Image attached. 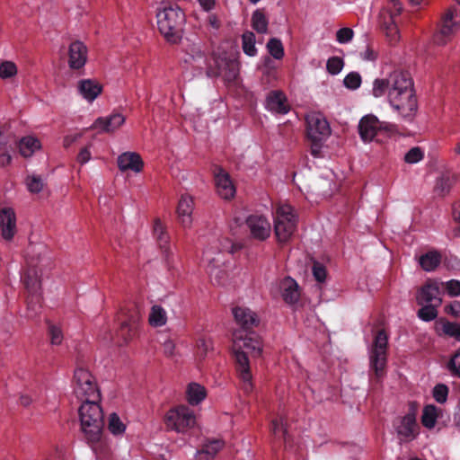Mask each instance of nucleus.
<instances>
[{
  "label": "nucleus",
  "mask_w": 460,
  "mask_h": 460,
  "mask_svg": "<svg viewBox=\"0 0 460 460\" xmlns=\"http://www.w3.org/2000/svg\"><path fill=\"white\" fill-rule=\"evenodd\" d=\"M354 36V31L349 27H344L337 31L336 40L341 44H346L349 42Z\"/></svg>",
  "instance_id": "obj_52"
},
{
  "label": "nucleus",
  "mask_w": 460,
  "mask_h": 460,
  "mask_svg": "<svg viewBox=\"0 0 460 460\" xmlns=\"http://www.w3.org/2000/svg\"><path fill=\"white\" fill-rule=\"evenodd\" d=\"M233 315L236 323L245 332L244 335L240 332L234 333L235 370L242 382V389L245 394H250L253 390V384L248 354L257 358L262 353L261 339L252 331L260 324V318L255 312L243 306L234 307Z\"/></svg>",
  "instance_id": "obj_1"
},
{
  "label": "nucleus",
  "mask_w": 460,
  "mask_h": 460,
  "mask_svg": "<svg viewBox=\"0 0 460 460\" xmlns=\"http://www.w3.org/2000/svg\"><path fill=\"white\" fill-rule=\"evenodd\" d=\"M312 271L316 281L320 283L324 282L327 276V271L326 268L322 263L314 261Z\"/></svg>",
  "instance_id": "obj_54"
},
{
  "label": "nucleus",
  "mask_w": 460,
  "mask_h": 460,
  "mask_svg": "<svg viewBox=\"0 0 460 460\" xmlns=\"http://www.w3.org/2000/svg\"><path fill=\"white\" fill-rule=\"evenodd\" d=\"M457 29L458 22L455 21L454 10L448 9L442 15L438 30L433 36L434 43L440 46L446 45L451 40Z\"/></svg>",
  "instance_id": "obj_15"
},
{
  "label": "nucleus",
  "mask_w": 460,
  "mask_h": 460,
  "mask_svg": "<svg viewBox=\"0 0 460 460\" xmlns=\"http://www.w3.org/2000/svg\"><path fill=\"white\" fill-rule=\"evenodd\" d=\"M438 408L433 404L426 405L423 408L421 423L427 429H433L438 419Z\"/></svg>",
  "instance_id": "obj_34"
},
{
  "label": "nucleus",
  "mask_w": 460,
  "mask_h": 460,
  "mask_svg": "<svg viewBox=\"0 0 460 460\" xmlns=\"http://www.w3.org/2000/svg\"><path fill=\"white\" fill-rule=\"evenodd\" d=\"M421 308L419 309L417 314L420 319L425 322H430L437 318L438 316V311L436 309L438 305H429L424 304L421 305Z\"/></svg>",
  "instance_id": "obj_41"
},
{
  "label": "nucleus",
  "mask_w": 460,
  "mask_h": 460,
  "mask_svg": "<svg viewBox=\"0 0 460 460\" xmlns=\"http://www.w3.org/2000/svg\"><path fill=\"white\" fill-rule=\"evenodd\" d=\"M439 288L436 282L428 281L419 290L416 300L419 305L429 304L432 305V302H436L434 305H439L441 299L438 297Z\"/></svg>",
  "instance_id": "obj_21"
},
{
  "label": "nucleus",
  "mask_w": 460,
  "mask_h": 460,
  "mask_svg": "<svg viewBox=\"0 0 460 460\" xmlns=\"http://www.w3.org/2000/svg\"><path fill=\"white\" fill-rule=\"evenodd\" d=\"M394 132V125L382 122L378 117H361L358 133L364 142H370L380 135Z\"/></svg>",
  "instance_id": "obj_13"
},
{
  "label": "nucleus",
  "mask_w": 460,
  "mask_h": 460,
  "mask_svg": "<svg viewBox=\"0 0 460 460\" xmlns=\"http://www.w3.org/2000/svg\"><path fill=\"white\" fill-rule=\"evenodd\" d=\"M148 322L153 327H162L165 325L167 322L166 311L161 305H154L149 313Z\"/></svg>",
  "instance_id": "obj_31"
},
{
  "label": "nucleus",
  "mask_w": 460,
  "mask_h": 460,
  "mask_svg": "<svg viewBox=\"0 0 460 460\" xmlns=\"http://www.w3.org/2000/svg\"><path fill=\"white\" fill-rule=\"evenodd\" d=\"M215 181L219 196L225 199H230L234 196L235 189L232 181L222 168L217 170L215 174Z\"/></svg>",
  "instance_id": "obj_22"
},
{
  "label": "nucleus",
  "mask_w": 460,
  "mask_h": 460,
  "mask_svg": "<svg viewBox=\"0 0 460 460\" xmlns=\"http://www.w3.org/2000/svg\"><path fill=\"white\" fill-rule=\"evenodd\" d=\"M200 4L201 8L206 11H211L216 5V0H197Z\"/></svg>",
  "instance_id": "obj_63"
},
{
  "label": "nucleus",
  "mask_w": 460,
  "mask_h": 460,
  "mask_svg": "<svg viewBox=\"0 0 460 460\" xmlns=\"http://www.w3.org/2000/svg\"><path fill=\"white\" fill-rule=\"evenodd\" d=\"M243 248V245L239 243H234L228 238H225L221 241V251L227 252L229 253H235Z\"/></svg>",
  "instance_id": "obj_56"
},
{
  "label": "nucleus",
  "mask_w": 460,
  "mask_h": 460,
  "mask_svg": "<svg viewBox=\"0 0 460 460\" xmlns=\"http://www.w3.org/2000/svg\"><path fill=\"white\" fill-rule=\"evenodd\" d=\"M250 234L253 239L265 241L271 233V226L269 220L262 215L253 214L245 220Z\"/></svg>",
  "instance_id": "obj_16"
},
{
  "label": "nucleus",
  "mask_w": 460,
  "mask_h": 460,
  "mask_svg": "<svg viewBox=\"0 0 460 460\" xmlns=\"http://www.w3.org/2000/svg\"><path fill=\"white\" fill-rule=\"evenodd\" d=\"M445 312L456 318L460 317V302L456 300L446 305Z\"/></svg>",
  "instance_id": "obj_58"
},
{
  "label": "nucleus",
  "mask_w": 460,
  "mask_h": 460,
  "mask_svg": "<svg viewBox=\"0 0 460 460\" xmlns=\"http://www.w3.org/2000/svg\"><path fill=\"white\" fill-rule=\"evenodd\" d=\"M270 431L275 438L283 439L285 444L288 443L289 435L287 429V420L283 416L271 420Z\"/></svg>",
  "instance_id": "obj_29"
},
{
  "label": "nucleus",
  "mask_w": 460,
  "mask_h": 460,
  "mask_svg": "<svg viewBox=\"0 0 460 460\" xmlns=\"http://www.w3.org/2000/svg\"><path fill=\"white\" fill-rule=\"evenodd\" d=\"M279 288L282 298L287 304L294 305L298 301L300 297L299 287L294 279L285 278L280 282Z\"/></svg>",
  "instance_id": "obj_24"
},
{
  "label": "nucleus",
  "mask_w": 460,
  "mask_h": 460,
  "mask_svg": "<svg viewBox=\"0 0 460 460\" xmlns=\"http://www.w3.org/2000/svg\"><path fill=\"white\" fill-rule=\"evenodd\" d=\"M19 150L22 156H31L37 149L40 147V141L33 137H24L19 142Z\"/></svg>",
  "instance_id": "obj_32"
},
{
  "label": "nucleus",
  "mask_w": 460,
  "mask_h": 460,
  "mask_svg": "<svg viewBox=\"0 0 460 460\" xmlns=\"http://www.w3.org/2000/svg\"><path fill=\"white\" fill-rule=\"evenodd\" d=\"M98 402H84L78 410L82 431L91 445L100 441L104 426L103 412Z\"/></svg>",
  "instance_id": "obj_4"
},
{
  "label": "nucleus",
  "mask_w": 460,
  "mask_h": 460,
  "mask_svg": "<svg viewBox=\"0 0 460 460\" xmlns=\"http://www.w3.org/2000/svg\"><path fill=\"white\" fill-rule=\"evenodd\" d=\"M267 49L270 54L275 59H281L284 57V48L280 40L271 38L267 43Z\"/></svg>",
  "instance_id": "obj_42"
},
{
  "label": "nucleus",
  "mask_w": 460,
  "mask_h": 460,
  "mask_svg": "<svg viewBox=\"0 0 460 460\" xmlns=\"http://www.w3.org/2000/svg\"><path fill=\"white\" fill-rule=\"evenodd\" d=\"M393 425L401 444L412 441L419 434V425L414 412H408L403 417L396 419Z\"/></svg>",
  "instance_id": "obj_14"
},
{
  "label": "nucleus",
  "mask_w": 460,
  "mask_h": 460,
  "mask_svg": "<svg viewBox=\"0 0 460 460\" xmlns=\"http://www.w3.org/2000/svg\"><path fill=\"white\" fill-rule=\"evenodd\" d=\"M393 10L390 11L389 19L390 22H384V30L390 44L394 45L399 41L400 35L398 26L396 24L395 17L401 13L402 6L397 0H392Z\"/></svg>",
  "instance_id": "obj_19"
},
{
  "label": "nucleus",
  "mask_w": 460,
  "mask_h": 460,
  "mask_svg": "<svg viewBox=\"0 0 460 460\" xmlns=\"http://www.w3.org/2000/svg\"><path fill=\"white\" fill-rule=\"evenodd\" d=\"M118 167L121 172L132 171L136 173L142 172L144 162L139 154L136 152H125L119 155Z\"/></svg>",
  "instance_id": "obj_18"
},
{
  "label": "nucleus",
  "mask_w": 460,
  "mask_h": 460,
  "mask_svg": "<svg viewBox=\"0 0 460 460\" xmlns=\"http://www.w3.org/2000/svg\"><path fill=\"white\" fill-rule=\"evenodd\" d=\"M0 229L6 241H11L16 234V215L12 208L0 209Z\"/></svg>",
  "instance_id": "obj_17"
},
{
  "label": "nucleus",
  "mask_w": 460,
  "mask_h": 460,
  "mask_svg": "<svg viewBox=\"0 0 460 460\" xmlns=\"http://www.w3.org/2000/svg\"><path fill=\"white\" fill-rule=\"evenodd\" d=\"M269 20L263 10L257 9L252 15V27L258 33L265 34L268 31Z\"/></svg>",
  "instance_id": "obj_33"
},
{
  "label": "nucleus",
  "mask_w": 460,
  "mask_h": 460,
  "mask_svg": "<svg viewBox=\"0 0 460 460\" xmlns=\"http://www.w3.org/2000/svg\"><path fill=\"white\" fill-rule=\"evenodd\" d=\"M164 423L168 429L185 432L194 427L196 418L190 408L180 405L167 411L164 417Z\"/></svg>",
  "instance_id": "obj_11"
},
{
  "label": "nucleus",
  "mask_w": 460,
  "mask_h": 460,
  "mask_svg": "<svg viewBox=\"0 0 460 460\" xmlns=\"http://www.w3.org/2000/svg\"><path fill=\"white\" fill-rule=\"evenodd\" d=\"M154 233L156 237L159 247L163 252H166L168 250L169 237L167 233L164 231V226L159 219L155 220L154 226Z\"/></svg>",
  "instance_id": "obj_38"
},
{
  "label": "nucleus",
  "mask_w": 460,
  "mask_h": 460,
  "mask_svg": "<svg viewBox=\"0 0 460 460\" xmlns=\"http://www.w3.org/2000/svg\"><path fill=\"white\" fill-rule=\"evenodd\" d=\"M206 260L209 261L208 272L210 276L211 280L217 285H224L226 282V271L224 270L216 268L212 264L211 260L208 257L207 254H206Z\"/></svg>",
  "instance_id": "obj_40"
},
{
  "label": "nucleus",
  "mask_w": 460,
  "mask_h": 460,
  "mask_svg": "<svg viewBox=\"0 0 460 460\" xmlns=\"http://www.w3.org/2000/svg\"><path fill=\"white\" fill-rule=\"evenodd\" d=\"M125 117H98L91 128L100 129V132H111L121 126Z\"/></svg>",
  "instance_id": "obj_27"
},
{
  "label": "nucleus",
  "mask_w": 460,
  "mask_h": 460,
  "mask_svg": "<svg viewBox=\"0 0 460 460\" xmlns=\"http://www.w3.org/2000/svg\"><path fill=\"white\" fill-rule=\"evenodd\" d=\"M119 321L120 322V326L117 331V336L126 344L133 340L137 333L141 321L139 309L132 305L123 310L119 316Z\"/></svg>",
  "instance_id": "obj_12"
},
{
  "label": "nucleus",
  "mask_w": 460,
  "mask_h": 460,
  "mask_svg": "<svg viewBox=\"0 0 460 460\" xmlns=\"http://www.w3.org/2000/svg\"><path fill=\"white\" fill-rule=\"evenodd\" d=\"M186 397L190 405H198L207 397V390L198 383H190L186 390Z\"/></svg>",
  "instance_id": "obj_28"
},
{
  "label": "nucleus",
  "mask_w": 460,
  "mask_h": 460,
  "mask_svg": "<svg viewBox=\"0 0 460 460\" xmlns=\"http://www.w3.org/2000/svg\"><path fill=\"white\" fill-rule=\"evenodd\" d=\"M91 158V153L87 147L83 148L77 155V161L84 164Z\"/></svg>",
  "instance_id": "obj_62"
},
{
  "label": "nucleus",
  "mask_w": 460,
  "mask_h": 460,
  "mask_svg": "<svg viewBox=\"0 0 460 460\" xmlns=\"http://www.w3.org/2000/svg\"><path fill=\"white\" fill-rule=\"evenodd\" d=\"M17 74V66L12 61H4L0 64V77L8 79Z\"/></svg>",
  "instance_id": "obj_47"
},
{
  "label": "nucleus",
  "mask_w": 460,
  "mask_h": 460,
  "mask_svg": "<svg viewBox=\"0 0 460 460\" xmlns=\"http://www.w3.org/2000/svg\"><path fill=\"white\" fill-rule=\"evenodd\" d=\"M74 393L82 402L101 400V394L94 377L83 367H78L75 370Z\"/></svg>",
  "instance_id": "obj_8"
},
{
  "label": "nucleus",
  "mask_w": 460,
  "mask_h": 460,
  "mask_svg": "<svg viewBox=\"0 0 460 460\" xmlns=\"http://www.w3.org/2000/svg\"><path fill=\"white\" fill-rule=\"evenodd\" d=\"M207 75L208 77L223 76L226 82L233 83L239 75V63L234 58L213 54L208 63Z\"/></svg>",
  "instance_id": "obj_9"
},
{
  "label": "nucleus",
  "mask_w": 460,
  "mask_h": 460,
  "mask_svg": "<svg viewBox=\"0 0 460 460\" xmlns=\"http://www.w3.org/2000/svg\"><path fill=\"white\" fill-rule=\"evenodd\" d=\"M344 62L339 57H332L327 60L326 69L331 75H338L343 68Z\"/></svg>",
  "instance_id": "obj_49"
},
{
  "label": "nucleus",
  "mask_w": 460,
  "mask_h": 460,
  "mask_svg": "<svg viewBox=\"0 0 460 460\" xmlns=\"http://www.w3.org/2000/svg\"><path fill=\"white\" fill-rule=\"evenodd\" d=\"M387 344V334L384 330H379L375 336L370 352L371 382L378 383L385 375Z\"/></svg>",
  "instance_id": "obj_7"
},
{
  "label": "nucleus",
  "mask_w": 460,
  "mask_h": 460,
  "mask_svg": "<svg viewBox=\"0 0 460 460\" xmlns=\"http://www.w3.org/2000/svg\"><path fill=\"white\" fill-rule=\"evenodd\" d=\"M86 47L80 41H75L69 46V66L72 69H80L86 62Z\"/></svg>",
  "instance_id": "obj_25"
},
{
  "label": "nucleus",
  "mask_w": 460,
  "mask_h": 460,
  "mask_svg": "<svg viewBox=\"0 0 460 460\" xmlns=\"http://www.w3.org/2000/svg\"><path fill=\"white\" fill-rule=\"evenodd\" d=\"M108 429L113 435H120L125 431V425L117 413L113 412L110 415Z\"/></svg>",
  "instance_id": "obj_44"
},
{
  "label": "nucleus",
  "mask_w": 460,
  "mask_h": 460,
  "mask_svg": "<svg viewBox=\"0 0 460 460\" xmlns=\"http://www.w3.org/2000/svg\"><path fill=\"white\" fill-rule=\"evenodd\" d=\"M387 93V98L389 99V84L386 78L379 79L376 78L373 82L372 94L376 98H379Z\"/></svg>",
  "instance_id": "obj_43"
},
{
  "label": "nucleus",
  "mask_w": 460,
  "mask_h": 460,
  "mask_svg": "<svg viewBox=\"0 0 460 460\" xmlns=\"http://www.w3.org/2000/svg\"><path fill=\"white\" fill-rule=\"evenodd\" d=\"M196 347L198 356L204 358L212 347V341L205 337H200L197 340Z\"/></svg>",
  "instance_id": "obj_50"
},
{
  "label": "nucleus",
  "mask_w": 460,
  "mask_h": 460,
  "mask_svg": "<svg viewBox=\"0 0 460 460\" xmlns=\"http://www.w3.org/2000/svg\"><path fill=\"white\" fill-rule=\"evenodd\" d=\"M305 136L314 157H321L323 142L331 134V128L326 117H305Z\"/></svg>",
  "instance_id": "obj_6"
},
{
  "label": "nucleus",
  "mask_w": 460,
  "mask_h": 460,
  "mask_svg": "<svg viewBox=\"0 0 460 460\" xmlns=\"http://www.w3.org/2000/svg\"><path fill=\"white\" fill-rule=\"evenodd\" d=\"M446 289L450 296H460V281L457 279H451L446 282Z\"/></svg>",
  "instance_id": "obj_57"
},
{
  "label": "nucleus",
  "mask_w": 460,
  "mask_h": 460,
  "mask_svg": "<svg viewBox=\"0 0 460 460\" xmlns=\"http://www.w3.org/2000/svg\"><path fill=\"white\" fill-rule=\"evenodd\" d=\"M243 41V52L250 56L253 57L257 53V49L255 48V35L252 31H246L242 36Z\"/></svg>",
  "instance_id": "obj_39"
},
{
  "label": "nucleus",
  "mask_w": 460,
  "mask_h": 460,
  "mask_svg": "<svg viewBox=\"0 0 460 460\" xmlns=\"http://www.w3.org/2000/svg\"><path fill=\"white\" fill-rule=\"evenodd\" d=\"M454 421L456 426L460 429V401L457 402L455 409Z\"/></svg>",
  "instance_id": "obj_64"
},
{
  "label": "nucleus",
  "mask_w": 460,
  "mask_h": 460,
  "mask_svg": "<svg viewBox=\"0 0 460 460\" xmlns=\"http://www.w3.org/2000/svg\"><path fill=\"white\" fill-rule=\"evenodd\" d=\"M22 274V282L28 292L27 308L28 317L36 316L41 308L40 281L39 270L33 260Z\"/></svg>",
  "instance_id": "obj_5"
},
{
  "label": "nucleus",
  "mask_w": 460,
  "mask_h": 460,
  "mask_svg": "<svg viewBox=\"0 0 460 460\" xmlns=\"http://www.w3.org/2000/svg\"><path fill=\"white\" fill-rule=\"evenodd\" d=\"M77 90L83 98L93 102L101 94L102 86L95 80L82 79L78 82Z\"/></svg>",
  "instance_id": "obj_26"
},
{
  "label": "nucleus",
  "mask_w": 460,
  "mask_h": 460,
  "mask_svg": "<svg viewBox=\"0 0 460 460\" xmlns=\"http://www.w3.org/2000/svg\"><path fill=\"white\" fill-rule=\"evenodd\" d=\"M193 199L190 196L182 195L178 202L177 216L183 227L190 226L192 223Z\"/></svg>",
  "instance_id": "obj_23"
},
{
  "label": "nucleus",
  "mask_w": 460,
  "mask_h": 460,
  "mask_svg": "<svg viewBox=\"0 0 460 460\" xmlns=\"http://www.w3.org/2000/svg\"><path fill=\"white\" fill-rule=\"evenodd\" d=\"M361 83V75L359 73L354 71L349 73L343 80L344 86L349 90H357L360 87Z\"/></svg>",
  "instance_id": "obj_45"
},
{
  "label": "nucleus",
  "mask_w": 460,
  "mask_h": 460,
  "mask_svg": "<svg viewBox=\"0 0 460 460\" xmlns=\"http://www.w3.org/2000/svg\"><path fill=\"white\" fill-rule=\"evenodd\" d=\"M360 57L366 61H375L377 58V52L367 45L366 50L360 53Z\"/></svg>",
  "instance_id": "obj_59"
},
{
  "label": "nucleus",
  "mask_w": 460,
  "mask_h": 460,
  "mask_svg": "<svg viewBox=\"0 0 460 460\" xmlns=\"http://www.w3.org/2000/svg\"><path fill=\"white\" fill-rule=\"evenodd\" d=\"M447 368L453 376L460 378V348L452 356L447 363Z\"/></svg>",
  "instance_id": "obj_51"
},
{
  "label": "nucleus",
  "mask_w": 460,
  "mask_h": 460,
  "mask_svg": "<svg viewBox=\"0 0 460 460\" xmlns=\"http://www.w3.org/2000/svg\"><path fill=\"white\" fill-rule=\"evenodd\" d=\"M296 217L289 205H279L274 216V233L279 243H287L296 230Z\"/></svg>",
  "instance_id": "obj_10"
},
{
  "label": "nucleus",
  "mask_w": 460,
  "mask_h": 460,
  "mask_svg": "<svg viewBox=\"0 0 460 460\" xmlns=\"http://www.w3.org/2000/svg\"><path fill=\"white\" fill-rule=\"evenodd\" d=\"M159 31L167 41L176 44L181 37L185 13L176 4L164 3L156 13Z\"/></svg>",
  "instance_id": "obj_3"
},
{
  "label": "nucleus",
  "mask_w": 460,
  "mask_h": 460,
  "mask_svg": "<svg viewBox=\"0 0 460 460\" xmlns=\"http://www.w3.org/2000/svg\"><path fill=\"white\" fill-rule=\"evenodd\" d=\"M441 261V255L437 251H430L420 257V264L426 271L434 270Z\"/></svg>",
  "instance_id": "obj_30"
},
{
  "label": "nucleus",
  "mask_w": 460,
  "mask_h": 460,
  "mask_svg": "<svg viewBox=\"0 0 460 460\" xmlns=\"http://www.w3.org/2000/svg\"><path fill=\"white\" fill-rule=\"evenodd\" d=\"M49 334L50 336V342L52 345H59L63 341V333L59 327L49 324Z\"/></svg>",
  "instance_id": "obj_55"
},
{
  "label": "nucleus",
  "mask_w": 460,
  "mask_h": 460,
  "mask_svg": "<svg viewBox=\"0 0 460 460\" xmlns=\"http://www.w3.org/2000/svg\"><path fill=\"white\" fill-rule=\"evenodd\" d=\"M453 183V179L444 174L437 180L434 190L438 196L445 197L450 192Z\"/></svg>",
  "instance_id": "obj_36"
},
{
  "label": "nucleus",
  "mask_w": 460,
  "mask_h": 460,
  "mask_svg": "<svg viewBox=\"0 0 460 460\" xmlns=\"http://www.w3.org/2000/svg\"><path fill=\"white\" fill-rule=\"evenodd\" d=\"M44 250L45 247L42 244H30L26 249V255L32 256L35 252H38L40 254Z\"/></svg>",
  "instance_id": "obj_61"
},
{
  "label": "nucleus",
  "mask_w": 460,
  "mask_h": 460,
  "mask_svg": "<svg viewBox=\"0 0 460 460\" xmlns=\"http://www.w3.org/2000/svg\"><path fill=\"white\" fill-rule=\"evenodd\" d=\"M266 108L271 112L279 114H287L290 110L287 96L281 91H271L268 94Z\"/></svg>",
  "instance_id": "obj_20"
},
{
  "label": "nucleus",
  "mask_w": 460,
  "mask_h": 460,
  "mask_svg": "<svg viewBox=\"0 0 460 460\" xmlns=\"http://www.w3.org/2000/svg\"><path fill=\"white\" fill-rule=\"evenodd\" d=\"M26 185L30 192L39 193L44 187V181L40 176L31 175L26 178Z\"/></svg>",
  "instance_id": "obj_46"
},
{
  "label": "nucleus",
  "mask_w": 460,
  "mask_h": 460,
  "mask_svg": "<svg viewBox=\"0 0 460 460\" xmlns=\"http://www.w3.org/2000/svg\"><path fill=\"white\" fill-rule=\"evenodd\" d=\"M423 156V152L420 147H412L406 153L404 160L408 164H416L422 160Z\"/></svg>",
  "instance_id": "obj_53"
},
{
  "label": "nucleus",
  "mask_w": 460,
  "mask_h": 460,
  "mask_svg": "<svg viewBox=\"0 0 460 460\" xmlns=\"http://www.w3.org/2000/svg\"><path fill=\"white\" fill-rule=\"evenodd\" d=\"M449 389L444 384H438L433 388V397L438 403H444L447 400Z\"/></svg>",
  "instance_id": "obj_48"
},
{
  "label": "nucleus",
  "mask_w": 460,
  "mask_h": 460,
  "mask_svg": "<svg viewBox=\"0 0 460 460\" xmlns=\"http://www.w3.org/2000/svg\"><path fill=\"white\" fill-rule=\"evenodd\" d=\"M389 84V103L394 111L402 115H410L417 110V98L413 79L405 70L396 69L387 76Z\"/></svg>",
  "instance_id": "obj_2"
},
{
  "label": "nucleus",
  "mask_w": 460,
  "mask_h": 460,
  "mask_svg": "<svg viewBox=\"0 0 460 460\" xmlns=\"http://www.w3.org/2000/svg\"><path fill=\"white\" fill-rule=\"evenodd\" d=\"M439 324L441 325V332L443 334L460 341V323L441 319L439 321Z\"/></svg>",
  "instance_id": "obj_35"
},
{
  "label": "nucleus",
  "mask_w": 460,
  "mask_h": 460,
  "mask_svg": "<svg viewBox=\"0 0 460 460\" xmlns=\"http://www.w3.org/2000/svg\"><path fill=\"white\" fill-rule=\"evenodd\" d=\"M164 353L167 357H172L174 355L175 344L172 341L167 340L163 344Z\"/></svg>",
  "instance_id": "obj_60"
},
{
  "label": "nucleus",
  "mask_w": 460,
  "mask_h": 460,
  "mask_svg": "<svg viewBox=\"0 0 460 460\" xmlns=\"http://www.w3.org/2000/svg\"><path fill=\"white\" fill-rule=\"evenodd\" d=\"M225 442L219 438H207L202 444L201 449L206 451L212 458L217 455V453L223 449Z\"/></svg>",
  "instance_id": "obj_37"
}]
</instances>
